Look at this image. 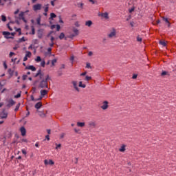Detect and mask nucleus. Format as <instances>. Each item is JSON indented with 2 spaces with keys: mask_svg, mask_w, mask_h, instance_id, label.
Here are the masks:
<instances>
[{
  "mask_svg": "<svg viewBox=\"0 0 176 176\" xmlns=\"http://www.w3.org/2000/svg\"><path fill=\"white\" fill-rule=\"evenodd\" d=\"M38 76H39V78L41 79L38 87H40L41 89H49V86L47 84V80L50 79L49 75L45 76V73L42 72V70L39 69L37 72V74L35 75V78H38Z\"/></svg>",
  "mask_w": 176,
  "mask_h": 176,
  "instance_id": "obj_1",
  "label": "nucleus"
},
{
  "mask_svg": "<svg viewBox=\"0 0 176 176\" xmlns=\"http://www.w3.org/2000/svg\"><path fill=\"white\" fill-rule=\"evenodd\" d=\"M44 30L43 29H38L37 31V36L38 39H42L43 38V34H44Z\"/></svg>",
  "mask_w": 176,
  "mask_h": 176,
  "instance_id": "obj_2",
  "label": "nucleus"
},
{
  "mask_svg": "<svg viewBox=\"0 0 176 176\" xmlns=\"http://www.w3.org/2000/svg\"><path fill=\"white\" fill-rule=\"evenodd\" d=\"M24 14H25V12H21L19 14V20H23L24 23H27V21L25 19V17H24Z\"/></svg>",
  "mask_w": 176,
  "mask_h": 176,
  "instance_id": "obj_3",
  "label": "nucleus"
},
{
  "mask_svg": "<svg viewBox=\"0 0 176 176\" xmlns=\"http://www.w3.org/2000/svg\"><path fill=\"white\" fill-rule=\"evenodd\" d=\"M109 104V102H108V101H104L102 102V105L100 107V108H102V109H103V111H105V109H108V107H109L108 104Z\"/></svg>",
  "mask_w": 176,
  "mask_h": 176,
  "instance_id": "obj_4",
  "label": "nucleus"
},
{
  "mask_svg": "<svg viewBox=\"0 0 176 176\" xmlns=\"http://www.w3.org/2000/svg\"><path fill=\"white\" fill-rule=\"evenodd\" d=\"M116 36V30L115 28L112 29V31L108 34L109 38H113Z\"/></svg>",
  "mask_w": 176,
  "mask_h": 176,
  "instance_id": "obj_5",
  "label": "nucleus"
},
{
  "mask_svg": "<svg viewBox=\"0 0 176 176\" xmlns=\"http://www.w3.org/2000/svg\"><path fill=\"white\" fill-rule=\"evenodd\" d=\"M3 35L6 38V39H12V36L11 33L9 32H2Z\"/></svg>",
  "mask_w": 176,
  "mask_h": 176,
  "instance_id": "obj_6",
  "label": "nucleus"
},
{
  "mask_svg": "<svg viewBox=\"0 0 176 176\" xmlns=\"http://www.w3.org/2000/svg\"><path fill=\"white\" fill-rule=\"evenodd\" d=\"M42 9V4H35L33 6V10L34 12H36V10H41Z\"/></svg>",
  "mask_w": 176,
  "mask_h": 176,
  "instance_id": "obj_7",
  "label": "nucleus"
},
{
  "mask_svg": "<svg viewBox=\"0 0 176 176\" xmlns=\"http://www.w3.org/2000/svg\"><path fill=\"white\" fill-rule=\"evenodd\" d=\"M98 16H100L101 17H103V19H106V20H108L109 19V16L108 14V12H104L101 14H98Z\"/></svg>",
  "mask_w": 176,
  "mask_h": 176,
  "instance_id": "obj_8",
  "label": "nucleus"
},
{
  "mask_svg": "<svg viewBox=\"0 0 176 176\" xmlns=\"http://www.w3.org/2000/svg\"><path fill=\"white\" fill-rule=\"evenodd\" d=\"M1 119H7L8 118V112L6 111H2L1 113V116H0Z\"/></svg>",
  "mask_w": 176,
  "mask_h": 176,
  "instance_id": "obj_9",
  "label": "nucleus"
},
{
  "mask_svg": "<svg viewBox=\"0 0 176 176\" xmlns=\"http://www.w3.org/2000/svg\"><path fill=\"white\" fill-rule=\"evenodd\" d=\"M72 84L74 86V88L76 91H80L79 88L78 87V82L77 81H72Z\"/></svg>",
  "mask_w": 176,
  "mask_h": 176,
  "instance_id": "obj_10",
  "label": "nucleus"
},
{
  "mask_svg": "<svg viewBox=\"0 0 176 176\" xmlns=\"http://www.w3.org/2000/svg\"><path fill=\"white\" fill-rule=\"evenodd\" d=\"M20 131L21 133V135L24 137L25 134H27V130H25V128L24 126H21L20 129Z\"/></svg>",
  "mask_w": 176,
  "mask_h": 176,
  "instance_id": "obj_11",
  "label": "nucleus"
},
{
  "mask_svg": "<svg viewBox=\"0 0 176 176\" xmlns=\"http://www.w3.org/2000/svg\"><path fill=\"white\" fill-rule=\"evenodd\" d=\"M44 164H45V166H47V164L52 166V164H54V162H53V160H45L44 161Z\"/></svg>",
  "mask_w": 176,
  "mask_h": 176,
  "instance_id": "obj_12",
  "label": "nucleus"
},
{
  "mask_svg": "<svg viewBox=\"0 0 176 176\" xmlns=\"http://www.w3.org/2000/svg\"><path fill=\"white\" fill-rule=\"evenodd\" d=\"M88 126H89V127L94 128L96 126H97V123L96 121H91L88 122Z\"/></svg>",
  "mask_w": 176,
  "mask_h": 176,
  "instance_id": "obj_13",
  "label": "nucleus"
},
{
  "mask_svg": "<svg viewBox=\"0 0 176 176\" xmlns=\"http://www.w3.org/2000/svg\"><path fill=\"white\" fill-rule=\"evenodd\" d=\"M49 91L46 90V89H43L40 91L41 93V97H45V96H46L47 94Z\"/></svg>",
  "mask_w": 176,
  "mask_h": 176,
  "instance_id": "obj_14",
  "label": "nucleus"
},
{
  "mask_svg": "<svg viewBox=\"0 0 176 176\" xmlns=\"http://www.w3.org/2000/svg\"><path fill=\"white\" fill-rule=\"evenodd\" d=\"M14 104H16L14 100H13L12 99H10V100H8V107H12V106L14 105Z\"/></svg>",
  "mask_w": 176,
  "mask_h": 176,
  "instance_id": "obj_15",
  "label": "nucleus"
},
{
  "mask_svg": "<svg viewBox=\"0 0 176 176\" xmlns=\"http://www.w3.org/2000/svg\"><path fill=\"white\" fill-rule=\"evenodd\" d=\"M26 69H30L31 71H33V72L36 71V68L34 65H30L27 67Z\"/></svg>",
  "mask_w": 176,
  "mask_h": 176,
  "instance_id": "obj_16",
  "label": "nucleus"
},
{
  "mask_svg": "<svg viewBox=\"0 0 176 176\" xmlns=\"http://www.w3.org/2000/svg\"><path fill=\"white\" fill-rule=\"evenodd\" d=\"M126 145L125 144H122L121 146V147L119 148V151L120 152H124L126 151Z\"/></svg>",
  "mask_w": 176,
  "mask_h": 176,
  "instance_id": "obj_17",
  "label": "nucleus"
},
{
  "mask_svg": "<svg viewBox=\"0 0 176 176\" xmlns=\"http://www.w3.org/2000/svg\"><path fill=\"white\" fill-rule=\"evenodd\" d=\"M42 107V103L41 102H37L34 107L36 108V109H40V108Z\"/></svg>",
  "mask_w": 176,
  "mask_h": 176,
  "instance_id": "obj_18",
  "label": "nucleus"
},
{
  "mask_svg": "<svg viewBox=\"0 0 176 176\" xmlns=\"http://www.w3.org/2000/svg\"><path fill=\"white\" fill-rule=\"evenodd\" d=\"M85 25H87V27H91L93 22L91 21H87L85 22Z\"/></svg>",
  "mask_w": 176,
  "mask_h": 176,
  "instance_id": "obj_19",
  "label": "nucleus"
},
{
  "mask_svg": "<svg viewBox=\"0 0 176 176\" xmlns=\"http://www.w3.org/2000/svg\"><path fill=\"white\" fill-rule=\"evenodd\" d=\"M78 86H79V87H82V89H85V87H86V85L82 84V81H80L78 82Z\"/></svg>",
  "mask_w": 176,
  "mask_h": 176,
  "instance_id": "obj_20",
  "label": "nucleus"
},
{
  "mask_svg": "<svg viewBox=\"0 0 176 176\" xmlns=\"http://www.w3.org/2000/svg\"><path fill=\"white\" fill-rule=\"evenodd\" d=\"M85 122H77L78 127H85Z\"/></svg>",
  "mask_w": 176,
  "mask_h": 176,
  "instance_id": "obj_21",
  "label": "nucleus"
},
{
  "mask_svg": "<svg viewBox=\"0 0 176 176\" xmlns=\"http://www.w3.org/2000/svg\"><path fill=\"white\" fill-rule=\"evenodd\" d=\"M83 79L86 82H89V80H91V76H86Z\"/></svg>",
  "mask_w": 176,
  "mask_h": 176,
  "instance_id": "obj_22",
  "label": "nucleus"
},
{
  "mask_svg": "<svg viewBox=\"0 0 176 176\" xmlns=\"http://www.w3.org/2000/svg\"><path fill=\"white\" fill-rule=\"evenodd\" d=\"M73 32H74L75 35H79V30L78 29L74 28Z\"/></svg>",
  "mask_w": 176,
  "mask_h": 176,
  "instance_id": "obj_23",
  "label": "nucleus"
},
{
  "mask_svg": "<svg viewBox=\"0 0 176 176\" xmlns=\"http://www.w3.org/2000/svg\"><path fill=\"white\" fill-rule=\"evenodd\" d=\"M32 54L31 53V52L27 51V52H26L25 56L28 57H28L30 58V57H31Z\"/></svg>",
  "mask_w": 176,
  "mask_h": 176,
  "instance_id": "obj_24",
  "label": "nucleus"
},
{
  "mask_svg": "<svg viewBox=\"0 0 176 176\" xmlns=\"http://www.w3.org/2000/svg\"><path fill=\"white\" fill-rule=\"evenodd\" d=\"M14 72L13 70H12V69H8V74H9V75H10V76H13Z\"/></svg>",
  "mask_w": 176,
  "mask_h": 176,
  "instance_id": "obj_25",
  "label": "nucleus"
},
{
  "mask_svg": "<svg viewBox=\"0 0 176 176\" xmlns=\"http://www.w3.org/2000/svg\"><path fill=\"white\" fill-rule=\"evenodd\" d=\"M32 28V35H35V28L34 25L31 26Z\"/></svg>",
  "mask_w": 176,
  "mask_h": 176,
  "instance_id": "obj_26",
  "label": "nucleus"
},
{
  "mask_svg": "<svg viewBox=\"0 0 176 176\" xmlns=\"http://www.w3.org/2000/svg\"><path fill=\"white\" fill-rule=\"evenodd\" d=\"M20 103H19L18 104H16L15 109H14V111L15 112H17V111H19V108H20Z\"/></svg>",
  "mask_w": 176,
  "mask_h": 176,
  "instance_id": "obj_27",
  "label": "nucleus"
},
{
  "mask_svg": "<svg viewBox=\"0 0 176 176\" xmlns=\"http://www.w3.org/2000/svg\"><path fill=\"white\" fill-rule=\"evenodd\" d=\"M65 36V34L64 33H60L59 35V39H64V37Z\"/></svg>",
  "mask_w": 176,
  "mask_h": 176,
  "instance_id": "obj_28",
  "label": "nucleus"
},
{
  "mask_svg": "<svg viewBox=\"0 0 176 176\" xmlns=\"http://www.w3.org/2000/svg\"><path fill=\"white\" fill-rule=\"evenodd\" d=\"M50 17H51V19H56V17H57V16L56 15V14L52 12L50 14Z\"/></svg>",
  "mask_w": 176,
  "mask_h": 176,
  "instance_id": "obj_29",
  "label": "nucleus"
},
{
  "mask_svg": "<svg viewBox=\"0 0 176 176\" xmlns=\"http://www.w3.org/2000/svg\"><path fill=\"white\" fill-rule=\"evenodd\" d=\"M35 61H36V63H39V62L42 61L41 56H37L36 58L35 59Z\"/></svg>",
  "mask_w": 176,
  "mask_h": 176,
  "instance_id": "obj_30",
  "label": "nucleus"
},
{
  "mask_svg": "<svg viewBox=\"0 0 176 176\" xmlns=\"http://www.w3.org/2000/svg\"><path fill=\"white\" fill-rule=\"evenodd\" d=\"M39 116H41V118H45L46 115L43 112H40Z\"/></svg>",
  "mask_w": 176,
  "mask_h": 176,
  "instance_id": "obj_31",
  "label": "nucleus"
},
{
  "mask_svg": "<svg viewBox=\"0 0 176 176\" xmlns=\"http://www.w3.org/2000/svg\"><path fill=\"white\" fill-rule=\"evenodd\" d=\"M36 23L38 25H41V17L36 19Z\"/></svg>",
  "mask_w": 176,
  "mask_h": 176,
  "instance_id": "obj_32",
  "label": "nucleus"
},
{
  "mask_svg": "<svg viewBox=\"0 0 176 176\" xmlns=\"http://www.w3.org/2000/svg\"><path fill=\"white\" fill-rule=\"evenodd\" d=\"M162 20L164 21H165L166 23H170V21H168V19H167V18H166L164 16L162 17Z\"/></svg>",
  "mask_w": 176,
  "mask_h": 176,
  "instance_id": "obj_33",
  "label": "nucleus"
},
{
  "mask_svg": "<svg viewBox=\"0 0 176 176\" xmlns=\"http://www.w3.org/2000/svg\"><path fill=\"white\" fill-rule=\"evenodd\" d=\"M160 45H162V46H166V41H160Z\"/></svg>",
  "mask_w": 176,
  "mask_h": 176,
  "instance_id": "obj_34",
  "label": "nucleus"
},
{
  "mask_svg": "<svg viewBox=\"0 0 176 176\" xmlns=\"http://www.w3.org/2000/svg\"><path fill=\"white\" fill-rule=\"evenodd\" d=\"M44 12H49V4L46 6V7L44 9Z\"/></svg>",
  "mask_w": 176,
  "mask_h": 176,
  "instance_id": "obj_35",
  "label": "nucleus"
},
{
  "mask_svg": "<svg viewBox=\"0 0 176 176\" xmlns=\"http://www.w3.org/2000/svg\"><path fill=\"white\" fill-rule=\"evenodd\" d=\"M65 137V133H60V140L64 138Z\"/></svg>",
  "mask_w": 176,
  "mask_h": 176,
  "instance_id": "obj_36",
  "label": "nucleus"
},
{
  "mask_svg": "<svg viewBox=\"0 0 176 176\" xmlns=\"http://www.w3.org/2000/svg\"><path fill=\"white\" fill-rule=\"evenodd\" d=\"M1 20L2 21H6V16L5 15H1Z\"/></svg>",
  "mask_w": 176,
  "mask_h": 176,
  "instance_id": "obj_37",
  "label": "nucleus"
},
{
  "mask_svg": "<svg viewBox=\"0 0 176 176\" xmlns=\"http://www.w3.org/2000/svg\"><path fill=\"white\" fill-rule=\"evenodd\" d=\"M83 3H78V8H80L81 9H83Z\"/></svg>",
  "mask_w": 176,
  "mask_h": 176,
  "instance_id": "obj_38",
  "label": "nucleus"
},
{
  "mask_svg": "<svg viewBox=\"0 0 176 176\" xmlns=\"http://www.w3.org/2000/svg\"><path fill=\"white\" fill-rule=\"evenodd\" d=\"M137 41L138 42H142V38L140 37V36H138Z\"/></svg>",
  "mask_w": 176,
  "mask_h": 176,
  "instance_id": "obj_39",
  "label": "nucleus"
},
{
  "mask_svg": "<svg viewBox=\"0 0 176 176\" xmlns=\"http://www.w3.org/2000/svg\"><path fill=\"white\" fill-rule=\"evenodd\" d=\"M10 23H8V24H7V27H8V28L10 30V31H13V29L10 27Z\"/></svg>",
  "mask_w": 176,
  "mask_h": 176,
  "instance_id": "obj_40",
  "label": "nucleus"
},
{
  "mask_svg": "<svg viewBox=\"0 0 176 176\" xmlns=\"http://www.w3.org/2000/svg\"><path fill=\"white\" fill-rule=\"evenodd\" d=\"M56 63H57V59H54L52 60V65H54V64H56Z\"/></svg>",
  "mask_w": 176,
  "mask_h": 176,
  "instance_id": "obj_41",
  "label": "nucleus"
},
{
  "mask_svg": "<svg viewBox=\"0 0 176 176\" xmlns=\"http://www.w3.org/2000/svg\"><path fill=\"white\" fill-rule=\"evenodd\" d=\"M20 97H21V94H17L14 96L15 98H20Z\"/></svg>",
  "mask_w": 176,
  "mask_h": 176,
  "instance_id": "obj_42",
  "label": "nucleus"
},
{
  "mask_svg": "<svg viewBox=\"0 0 176 176\" xmlns=\"http://www.w3.org/2000/svg\"><path fill=\"white\" fill-rule=\"evenodd\" d=\"M16 32H19V35H21V28H18L16 30Z\"/></svg>",
  "mask_w": 176,
  "mask_h": 176,
  "instance_id": "obj_43",
  "label": "nucleus"
},
{
  "mask_svg": "<svg viewBox=\"0 0 176 176\" xmlns=\"http://www.w3.org/2000/svg\"><path fill=\"white\" fill-rule=\"evenodd\" d=\"M161 75H162V76H164V75H167V72H166V71L162 72Z\"/></svg>",
  "mask_w": 176,
  "mask_h": 176,
  "instance_id": "obj_44",
  "label": "nucleus"
},
{
  "mask_svg": "<svg viewBox=\"0 0 176 176\" xmlns=\"http://www.w3.org/2000/svg\"><path fill=\"white\" fill-rule=\"evenodd\" d=\"M0 6H5V3L2 0H0Z\"/></svg>",
  "mask_w": 176,
  "mask_h": 176,
  "instance_id": "obj_45",
  "label": "nucleus"
},
{
  "mask_svg": "<svg viewBox=\"0 0 176 176\" xmlns=\"http://www.w3.org/2000/svg\"><path fill=\"white\" fill-rule=\"evenodd\" d=\"M56 149H58V148H61V144H56Z\"/></svg>",
  "mask_w": 176,
  "mask_h": 176,
  "instance_id": "obj_46",
  "label": "nucleus"
},
{
  "mask_svg": "<svg viewBox=\"0 0 176 176\" xmlns=\"http://www.w3.org/2000/svg\"><path fill=\"white\" fill-rule=\"evenodd\" d=\"M60 28H61V27L60 26V25H56V31H60Z\"/></svg>",
  "mask_w": 176,
  "mask_h": 176,
  "instance_id": "obj_47",
  "label": "nucleus"
},
{
  "mask_svg": "<svg viewBox=\"0 0 176 176\" xmlns=\"http://www.w3.org/2000/svg\"><path fill=\"white\" fill-rule=\"evenodd\" d=\"M65 69V65L62 64V65H60V69Z\"/></svg>",
  "mask_w": 176,
  "mask_h": 176,
  "instance_id": "obj_48",
  "label": "nucleus"
},
{
  "mask_svg": "<svg viewBox=\"0 0 176 176\" xmlns=\"http://www.w3.org/2000/svg\"><path fill=\"white\" fill-rule=\"evenodd\" d=\"M49 45L50 47H53L54 46V42H51Z\"/></svg>",
  "mask_w": 176,
  "mask_h": 176,
  "instance_id": "obj_49",
  "label": "nucleus"
},
{
  "mask_svg": "<svg viewBox=\"0 0 176 176\" xmlns=\"http://www.w3.org/2000/svg\"><path fill=\"white\" fill-rule=\"evenodd\" d=\"M86 68H91L90 63H87Z\"/></svg>",
  "mask_w": 176,
  "mask_h": 176,
  "instance_id": "obj_50",
  "label": "nucleus"
},
{
  "mask_svg": "<svg viewBox=\"0 0 176 176\" xmlns=\"http://www.w3.org/2000/svg\"><path fill=\"white\" fill-rule=\"evenodd\" d=\"M45 60H43L41 63V67H45Z\"/></svg>",
  "mask_w": 176,
  "mask_h": 176,
  "instance_id": "obj_51",
  "label": "nucleus"
},
{
  "mask_svg": "<svg viewBox=\"0 0 176 176\" xmlns=\"http://www.w3.org/2000/svg\"><path fill=\"white\" fill-rule=\"evenodd\" d=\"M87 72H83V73L80 74V76H85V75H87Z\"/></svg>",
  "mask_w": 176,
  "mask_h": 176,
  "instance_id": "obj_52",
  "label": "nucleus"
},
{
  "mask_svg": "<svg viewBox=\"0 0 176 176\" xmlns=\"http://www.w3.org/2000/svg\"><path fill=\"white\" fill-rule=\"evenodd\" d=\"M45 138H46V140H47V141H50V136L49 135H47L45 136Z\"/></svg>",
  "mask_w": 176,
  "mask_h": 176,
  "instance_id": "obj_53",
  "label": "nucleus"
},
{
  "mask_svg": "<svg viewBox=\"0 0 176 176\" xmlns=\"http://www.w3.org/2000/svg\"><path fill=\"white\" fill-rule=\"evenodd\" d=\"M21 142H26V143H27V142H28V140L27 139H22V140H21Z\"/></svg>",
  "mask_w": 176,
  "mask_h": 176,
  "instance_id": "obj_54",
  "label": "nucleus"
},
{
  "mask_svg": "<svg viewBox=\"0 0 176 176\" xmlns=\"http://www.w3.org/2000/svg\"><path fill=\"white\" fill-rule=\"evenodd\" d=\"M22 78H23V80H25V79H27V78H28V76L27 75H23Z\"/></svg>",
  "mask_w": 176,
  "mask_h": 176,
  "instance_id": "obj_55",
  "label": "nucleus"
},
{
  "mask_svg": "<svg viewBox=\"0 0 176 176\" xmlns=\"http://www.w3.org/2000/svg\"><path fill=\"white\" fill-rule=\"evenodd\" d=\"M19 12H20V10L17 9L14 12V14H18Z\"/></svg>",
  "mask_w": 176,
  "mask_h": 176,
  "instance_id": "obj_56",
  "label": "nucleus"
},
{
  "mask_svg": "<svg viewBox=\"0 0 176 176\" xmlns=\"http://www.w3.org/2000/svg\"><path fill=\"white\" fill-rule=\"evenodd\" d=\"M132 79H137V74H133L132 76Z\"/></svg>",
  "mask_w": 176,
  "mask_h": 176,
  "instance_id": "obj_57",
  "label": "nucleus"
},
{
  "mask_svg": "<svg viewBox=\"0 0 176 176\" xmlns=\"http://www.w3.org/2000/svg\"><path fill=\"white\" fill-rule=\"evenodd\" d=\"M22 153H23V155H27V151H26L25 150L23 149V150H22Z\"/></svg>",
  "mask_w": 176,
  "mask_h": 176,
  "instance_id": "obj_58",
  "label": "nucleus"
},
{
  "mask_svg": "<svg viewBox=\"0 0 176 176\" xmlns=\"http://www.w3.org/2000/svg\"><path fill=\"white\" fill-rule=\"evenodd\" d=\"M75 25H76V27H80V25H79V22H76Z\"/></svg>",
  "mask_w": 176,
  "mask_h": 176,
  "instance_id": "obj_59",
  "label": "nucleus"
},
{
  "mask_svg": "<svg viewBox=\"0 0 176 176\" xmlns=\"http://www.w3.org/2000/svg\"><path fill=\"white\" fill-rule=\"evenodd\" d=\"M134 12V8L129 10V13H133Z\"/></svg>",
  "mask_w": 176,
  "mask_h": 176,
  "instance_id": "obj_60",
  "label": "nucleus"
},
{
  "mask_svg": "<svg viewBox=\"0 0 176 176\" xmlns=\"http://www.w3.org/2000/svg\"><path fill=\"white\" fill-rule=\"evenodd\" d=\"M88 56H93V52H89L88 53Z\"/></svg>",
  "mask_w": 176,
  "mask_h": 176,
  "instance_id": "obj_61",
  "label": "nucleus"
},
{
  "mask_svg": "<svg viewBox=\"0 0 176 176\" xmlns=\"http://www.w3.org/2000/svg\"><path fill=\"white\" fill-rule=\"evenodd\" d=\"M51 42H54V38L53 37V36H51Z\"/></svg>",
  "mask_w": 176,
  "mask_h": 176,
  "instance_id": "obj_62",
  "label": "nucleus"
},
{
  "mask_svg": "<svg viewBox=\"0 0 176 176\" xmlns=\"http://www.w3.org/2000/svg\"><path fill=\"white\" fill-rule=\"evenodd\" d=\"M28 60V58L27 56H25L23 58V61H27Z\"/></svg>",
  "mask_w": 176,
  "mask_h": 176,
  "instance_id": "obj_63",
  "label": "nucleus"
},
{
  "mask_svg": "<svg viewBox=\"0 0 176 176\" xmlns=\"http://www.w3.org/2000/svg\"><path fill=\"white\" fill-rule=\"evenodd\" d=\"M14 52H10V57H12V56H14Z\"/></svg>",
  "mask_w": 176,
  "mask_h": 176,
  "instance_id": "obj_64",
  "label": "nucleus"
}]
</instances>
